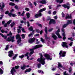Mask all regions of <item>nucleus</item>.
<instances>
[{
	"instance_id": "nucleus-5",
	"label": "nucleus",
	"mask_w": 75,
	"mask_h": 75,
	"mask_svg": "<svg viewBox=\"0 0 75 75\" xmlns=\"http://www.w3.org/2000/svg\"><path fill=\"white\" fill-rule=\"evenodd\" d=\"M18 68H19V66H15V68L13 67L11 71V74L13 75V74H14V72H16V70H15V68L16 69H18Z\"/></svg>"
},
{
	"instance_id": "nucleus-41",
	"label": "nucleus",
	"mask_w": 75,
	"mask_h": 75,
	"mask_svg": "<svg viewBox=\"0 0 75 75\" xmlns=\"http://www.w3.org/2000/svg\"><path fill=\"white\" fill-rule=\"evenodd\" d=\"M22 38H23V39H24L25 38V35L24 34H22L21 35Z\"/></svg>"
},
{
	"instance_id": "nucleus-15",
	"label": "nucleus",
	"mask_w": 75,
	"mask_h": 75,
	"mask_svg": "<svg viewBox=\"0 0 75 75\" xmlns=\"http://www.w3.org/2000/svg\"><path fill=\"white\" fill-rule=\"evenodd\" d=\"M58 68L60 69V71H62V69L59 68H62V65L60 63H58Z\"/></svg>"
},
{
	"instance_id": "nucleus-6",
	"label": "nucleus",
	"mask_w": 75,
	"mask_h": 75,
	"mask_svg": "<svg viewBox=\"0 0 75 75\" xmlns=\"http://www.w3.org/2000/svg\"><path fill=\"white\" fill-rule=\"evenodd\" d=\"M57 29H58V30L56 32V34L58 36V37L59 38H61V36L59 34V33L60 32V29H59V27H56Z\"/></svg>"
},
{
	"instance_id": "nucleus-16",
	"label": "nucleus",
	"mask_w": 75,
	"mask_h": 75,
	"mask_svg": "<svg viewBox=\"0 0 75 75\" xmlns=\"http://www.w3.org/2000/svg\"><path fill=\"white\" fill-rule=\"evenodd\" d=\"M25 13V12H24V11L22 13V14H21V12H18V15H19V16H24V13Z\"/></svg>"
},
{
	"instance_id": "nucleus-43",
	"label": "nucleus",
	"mask_w": 75,
	"mask_h": 75,
	"mask_svg": "<svg viewBox=\"0 0 75 75\" xmlns=\"http://www.w3.org/2000/svg\"><path fill=\"white\" fill-rule=\"evenodd\" d=\"M7 36H8L9 35H12V33H11V32L10 31L9 32V33L7 35Z\"/></svg>"
},
{
	"instance_id": "nucleus-56",
	"label": "nucleus",
	"mask_w": 75,
	"mask_h": 75,
	"mask_svg": "<svg viewBox=\"0 0 75 75\" xmlns=\"http://www.w3.org/2000/svg\"><path fill=\"white\" fill-rule=\"evenodd\" d=\"M22 31L23 32V33H25V31H24V28H22L21 29Z\"/></svg>"
},
{
	"instance_id": "nucleus-59",
	"label": "nucleus",
	"mask_w": 75,
	"mask_h": 75,
	"mask_svg": "<svg viewBox=\"0 0 75 75\" xmlns=\"http://www.w3.org/2000/svg\"><path fill=\"white\" fill-rule=\"evenodd\" d=\"M15 8L17 10H18V6H15Z\"/></svg>"
},
{
	"instance_id": "nucleus-27",
	"label": "nucleus",
	"mask_w": 75,
	"mask_h": 75,
	"mask_svg": "<svg viewBox=\"0 0 75 75\" xmlns=\"http://www.w3.org/2000/svg\"><path fill=\"white\" fill-rule=\"evenodd\" d=\"M71 16H69L68 14H67L66 15V18L67 19V18H71Z\"/></svg>"
},
{
	"instance_id": "nucleus-3",
	"label": "nucleus",
	"mask_w": 75,
	"mask_h": 75,
	"mask_svg": "<svg viewBox=\"0 0 75 75\" xmlns=\"http://www.w3.org/2000/svg\"><path fill=\"white\" fill-rule=\"evenodd\" d=\"M46 10V8H44L42 9H41L40 10H39V11L38 13V14H36L35 16V18H38L39 17H40L41 16L42 14H41V12L43 11H44Z\"/></svg>"
},
{
	"instance_id": "nucleus-34",
	"label": "nucleus",
	"mask_w": 75,
	"mask_h": 75,
	"mask_svg": "<svg viewBox=\"0 0 75 75\" xmlns=\"http://www.w3.org/2000/svg\"><path fill=\"white\" fill-rule=\"evenodd\" d=\"M8 47H9V45H7L6 46V47L5 48V50L7 51V50H8Z\"/></svg>"
},
{
	"instance_id": "nucleus-38",
	"label": "nucleus",
	"mask_w": 75,
	"mask_h": 75,
	"mask_svg": "<svg viewBox=\"0 0 75 75\" xmlns=\"http://www.w3.org/2000/svg\"><path fill=\"white\" fill-rule=\"evenodd\" d=\"M69 69V72H71L72 71V68L71 67H70Z\"/></svg>"
},
{
	"instance_id": "nucleus-12",
	"label": "nucleus",
	"mask_w": 75,
	"mask_h": 75,
	"mask_svg": "<svg viewBox=\"0 0 75 75\" xmlns=\"http://www.w3.org/2000/svg\"><path fill=\"white\" fill-rule=\"evenodd\" d=\"M8 53L9 54L8 55V56H9V57H11L13 56V51H9L8 52Z\"/></svg>"
},
{
	"instance_id": "nucleus-46",
	"label": "nucleus",
	"mask_w": 75,
	"mask_h": 75,
	"mask_svg": "<svg viewBox=\"0 0 75 75\" xmlns=\"http://www.w3.org/2000/svg\"><path fill=\"white\" fill-rule=\"evenodd\" d=\"M63 74L64 75H69L67 73V71H65L63 73Z\"/></svg>"
},
{
	"instance_id": "nucleus-8",
	"label": "nucleus",
	"mask_w": 75,
	"mask_h": 75,
	"mask_svg": "<svg viewBox=\"0 0 75 75\" xmlns=\"http://www.w3.org/2000/svg\"><path fill=\"white\" fill-rule=\"evenodd\" d=\"M7 41H12V42H14L15 40H14V36H13L11 37V39H10L9 38H8L7 39Z\"/></svg>"
},
{
	"instance_id": "nucleus-4",
	"label": "nucleus",
	"mask_w": 75,
	"mask_h": 75,
	"mask_svg": "<svg viewBox=\"0 0 75 75\" xmlns=\"http://www.w3.org/2000/svg\"><path fill=\"white\" fill-rule=\"evenodd\" d=\"M16 40H18H18L17 41L18 44H19V46H21L22 44V43L20 44L21 42V37H20V35L18 34L16 36Z\"/></svg>"
},
{
	"instance_id": "nucleus-25",
	"label": "nucleus",
	"mask_w": 75,
	"mask_h": 75,
	"mask_svg": "<svg viewBox=\"0 0 75 75\" xmlns=\"http://www.w3.org/2000/svg\"><path fill=\"white\" fill-rule=\"evenodd\" d=\"M26 67V66L25 65H24L23 66H21V69H22V70H24V69H25V67Z\"/></svg>"
},
{
	"instance_id": "nucleus-55",
	"label": "nucleus",
	"mask_w": 75,
	"mask_h": 75,
	"mask_svg": "<svg viewBox=\"0 0 75 75\" xmlns=\"http://www.w3.org/2000/svg\"><path fill=\"white\" fill-rule=\"evenodd\" d=\"M52 30H53V28H51L48 30V31H49V32H51V31Z\"/></svg>"
},
{
	"instance_id": "nucleus-23",
	"label": "nucleus",
	"mask_w": 75,
	"mask_h": 75,
	"mask_svg": "<svg viewBox=\"0 0 75 75\" xmlns=\"http://www.w3.org/2000/svg\"><path fill=\"white\" fill-rule=\"evenodd\" d=\"M63 0H56V2H57V3H58V2H59V3L60 4H61L63 2Z\"/></svg>"
},
{
	"instance_id": "nucleus-37",
	"label": "nucleus",
	"mask_w": 75,
	"mask_h": 75,
	"mask_svg": "<svg viewBox=\"0 0 75 75\" xmlns=\"http://www.w3.org/2000/svg\"><path fill=\"white\" fill-rule=\"evenodd\" d=\"M19 57L20 58H21V59H22V58H24V55H22L21 56H19Z\"/></svg>"
},
{
	"instance_id": "nucleus-24",
	"label": "nucleus",
	"mask_w": 75,
	"mask_h": 75,
	"mask_svg": "<svg viewBox=\"0 0 75 75\" xmlns=\"http://www.w3.org/2000/svg\"><path fill=\"white\" fill-rule=\"evenodd\" d=\"M0 35H1L2 37L4 38V39H6L7 38V36L4 35L3 34L1 33H0Z\"/></svg>"
},
{
	"instance_id": "nucleus-49",
	"label": "nucleus",
	"mask_w": 75,
	"mask_h": 75,
	"mask_svg": "<svg viewBox=\"0 0 75 75\" xmlns=\"http://www.w3.org/2000/svg\"><path fill=\"white\" fill-rule=\"evenodd\" d=\"M57 14V11H54L53 13V15H55Z\"/></svg>"
},
{
	"instance_id": "nucleus-32",
	"label": "nucleus",
	"mask_w": 75,
	"mask_h": 75,
	"mask_svg": "<svg viewBox=\"0 0 75 75\" xmlns=\"http://www.w3.org/2000/svg\"><path fill=\"white\" fill-rule=\"evenodd\" d=\"M3 74V70L0 68V74Z\"/></svg>"
},
{
	"instance_id": "nucleus-31",
	"label": "nucleus",
	"mask_w": 75,
	"mask_h": 75,
	"mask_svg": "<svg viewBox=\"0 0 75 75\" xmlns=\"http://www.w3.org/2000/svg\"><path fill=\"white\" fill-rule=\"evenodd\" d=\"M28 30H30V31H32L33 30V27H31L30 28H28Z\"/></svg>"
},
{
	"instance_id": "nucleus-39",
	"label": "nucleus",
	"mask_w": 75,
	"mask_h": 75,
	"mask_svg": "<svg viewBox=\"0 0 75 75\" xmlns=\"http://www.w3.org/2000/svg\"><path fill=\"white\" fill-rule=\"evenodd\" d=\"M38 72L39 73H41V74H44V72L41 70H39L38 71Z\"/></svg>"
},
{
	"instance_id": "nucleus-51",
	"label": "nucleus",
	"mask_w": 75,
	"mask_h": 75,
	"mask_svg": "<svg viewBox=\"0 0 75 75\" xmlns=\"http://www.w3.org/2000/svg\"><path fill=\"white\" fill-rule=\"evenodd\" d=\"M62 17H65V14H64V13L62 12Z\"/></svg>"
},
{
	"instance_id": "nucleus-10",
	"label": "nucleus",
	"mask_w": 75,
	"mask_h": 75,
	"mask_svg": "<svg viewBox=\"0 0 75 75\" xmlns=\"http://www.w3.org/2000/svg\"><path fill=\"white\" fill-rule=\"evenodd\" d=\"M70 6L69 4H67V5H65V4L63 5H62V6L65 8H67V9H69V8H70V6Z\"/></svg>"
},
{
	"instance_id": "nucleus-40",
	"label": "nucleus",
	"mask_w": 75,
	"mask_h": 75,
	"mask_svg": "<svg viewBox=\"0 0 75 75\" xmlns=\"http://www.w3.org/2000/svg\"><path fill=\"white\" fill-rule=\"evenodd\" d=\"M12 21V20H10L8 21L7 22V24H8V25H9V24H10V23H11V22Z\"/></svg>"
},
{
	"instance_id": "nucleus-33",
	"label": "nucleus",
	"mask_w": 75,
	"mask_h": 75,
	"mask_svg": "<svg viewBox=\"0 0 75 75\" xmlns=\"http://www.w3.org/2000/svg\"><path fill=\"white\" fill-rule=\"evenodd\" d=\"M67 25H68V24H67V23L66 24H64L62 26V28H65L67 26Z\"/></svg>"
},
{
	"instance_id": "nucleus-9",
	"label": "nucleus",
	"mask_w": 75,
	"mask_h": 75,
	"mask_svg": "<svg viewBox=\"0 0 75 75\" xmlns=\"http://www.w3.org/2000/svg\"><path fill=\"white\" fill-rule=\"evenodd\" d=\"M62 47H64V48H68V46L67 45V43L65 42H62Z\"/></svg>"
},
{
	"instance_id": "nucleus-18",
	"label": "nucleus",
	"mask_w": 75,
	"mask_h": 75,
	"mask_svg": "<svg viewBox=\"0 0 75 75\" xmlns=\"http://www.w3.org/2000/svg\"><path fill=\"white\" fill-rule=\"evenodd\" d=\"M40 3H42V4H47V1L46 0H42V1L39 2Z\"/></svg>"
},
{
	"instance_id": "nucleus-19",
	"label": "nucleus",
	"mask_w": 75,
	"mask_h": 75,
	"mask_svg": "<svg viewBox=\"0 0 75 75\" xmlns=\"http://www.w3.org/2000/svg\"><path fill=\"white\" fill-rule=\"evenodd\" d=\"M2 5L1 7V5H0V8L2 10L3 9V8L5 6V5L3 3H2Z\"/></svg>"
},
{
	"instance_id": "nucleus-63",
	"label": "nucleus",
	"mask_w": 75,
	"mask_h": 75,
	"mask_svg": "<svg viewBox=\"0 0 75 75\" xmlns=\"http://www.w3.org/2000/svg\"><path fill=\"white\" fill-rule=\"evenodd\" d=\"M62 35L63 36V37H65V33L64 32V33L62 34Z\"/></svg>"
},
{
	"instance_id": "nucleus-52",
	"label": "nucleus",
	"mask_w": 75,
	"mask_h": 75,
	"mask_svg": "<svg viewBox=\"0 0 75 75\" xmlns=\"http://www.w3.org/2000/svg\"><path fill=\"white\" fill-rule=\"evenodd\" d=\"M54 18L55 20H57L58 18V16H56L54 17Z\"/></svg>"
},
{
	"instance_id": "nucleus-29",
	"label": "nucleus",
	"mask_w": 75,
	"mask_h": 75,
	"mask_svg": "<svg viewBox=\"0 0 75 75\" xmlns=\"http://www.w3.org/2000/svg\"><path fill=\"white\" fill-rule=\"evenodd\" d=\"M18 55V54H15V55L13 57V59L14 60L16 59V58H17V56Z\"/></svg>"
},
{
	"instance_id": "nucleus-57",
	"label": "nucleus",
	"mask_w": 75,
	"mask_h": 75,
	"mask_svg": "<svg viewBox=\"0 0 75 75\" xmlns=\"http://www.w3.org/2000/svg\"><path fill=\"white\" fill-rule=\"evenodd\" d=\"M55 69H56V68H55V67L53 68H52V71H55Z\"/></svg>"
},
{
	"instance_id": "nucleus-1",
	"label": "nucleus",
	"mask_w": 75,
	"mask_h": 75,
	"mask_svg": "<svg viewBox=\"0 0 75 75\" xmlns=\"http://www.w3.org/2000/svg\"><path fill=\"white\" fill-rule=\"evenodd\" d=\"M39 55H40V58L37 59V61L40 62V63H41L42 65H45V58L43 57L42 54L39 53Z\"/></svg>"
},
{
	"instance_id": "nucleus-21",
	"label": "nucleus",
	"mask_w": 75,
	"mask_h": 75,
	"mask_svg": "<svg viewBox=\"0 0 75 75\" xmlns=\"http://www.w3.org/2000/svg\"><path fill=\"white\" fill-rule=\"evenodd\" d=\"M52 37L53 38L54 40H57V36H56V35H55L54 33L52 34Z\"/></svg>"
},
{
	"instance_id": "nucleus-14",
	"label": "nucleus",
	"mask_w": 75,
	"mask_h": 75,
	"mask_svg": "<svg viewBox=\"0 0 75 75\" xmlns=\"http://www.w3.org/2000/svg\"><path fill=\"white\" fill-rule=\"evenodd\" d=\"M35 40V38L30 39L29 40L28 42H29V43H32Z\"/></svg>"
},
{
	"instance_id": "nucleus-7",
	"label": "nucleus",
	"mask_w": 75,
	"mask_h": 75,
	"mask_svg": "<svg viewBox=\"0 0 75 75\" xmlns=\"http://www.w3.org/2000/svg\"><path fill=\"white\" fill-rule=\"evenodd\" d=\"M66 54V52L62 50L60 52L59 55L60 57H65V54Z\"/></svg>"
},
{
	"instance_id": "nucleus-13",
	"label": "nucleus",
	"mask_w": 75,
	"mask_h": 75,
	"mask_svg": "<svg viewBox=\"0 0 75 75\" xmlns=\"http://www.w3.org/2000/svg\"><path fill=\"white\" fill-rule=\"evenodd\" d=\"M55 24V20L51 19L50 22L49 24Z\"/></svg>"
},
{
	"instance_id": "nucleus-35",
	"label": "nucleus",
	"mask_w": 75,
	"mask_h": 75,
	"mask_svg": "<svg viewBox=\"0 0 75 75\" xmlns=\"http://www.w3.org/2000/svg\"><path fill=\"white\" fill-rule=\"evenodd\" d=\"M45 32L46 33V34L47 35L48 30H47V27H46L45 28Z\"/></svg>"
},
{
	"instance_id": "nucleus-30",
	"label": "nucleus",
	"mask_w": 75,
	"mask_h": 75,
	"mask_svg": "<svg viewBox=\"0 0 75 75\" xmlns=\"http://www.w3.org/2000/svg\"><path fill=\"white\" fill-rule=\"evenodd\" d=\"M15 25V23L14 22H13L11 24V27H13L14 25Z\"/></svg>"
},
{
	"instance_id": "nucleus-54",
	"label": "nucleus",
	"mask_w": 75,
	"mask_h": 75,
	"mask_svg": "<svg viewBox=\"0 0 75 75\" xmlns=\"http://www.w3.org/2000/svg\"><path fill=\"white\" fill-rule=\"evenodd\" d=\"M38 25L39 26V27H40L41 28H42V25H41L40 24H38Z\"/></svg>"
},
{
	"instance_id": "nucleus-60",
	"label": "nucleus",
	"mask_w": 75,
	"mask_h": 75,
	"mask_svg": "<svg viewBox=\"0 0 75 75\" xmlns=\"http://www.w3.org/2000/svg\"><path fill=\"white\" fill-rule=\"evenodd\" d=\"M73 44V42H70V44H69V45H70V46H72V45Z\"/></svg>"
},
{
	"instance_id": "nucleus-53",
	"label": "nucleus",
	"mask_w": 75,
	"mask_h": 75,
	"mask_svg": "<svg viewBox=\"0 0 75 75\" xmlns=\"http://www.w3.org/2000/svg\"><path fill=\"white\" fill-rule=\"evenodd\" d=\"M4 27H7V23H5L4 24Z\"/></svg>"
},
{
	"instance_id": "nucleus-45",
	"label": "nucleus",
	"mask_w": 75,
	"mask_h": 75,
	"mask_svg": "<svg viewBox=\"0 0 75 75\" xmlns=\"http://www.w3.org/2000/svg\"><path fill=\"white\" fill-rule=\"evenodd\" d=\"M40 41H41L42 42H43V43H44V40L42 38H40Z\"/></svg>"
},
{
	"instance_id": "nucleus-36",
	"label": "nucleus",
	"mask_w": 75,
	"mask_h": 75,
	"mask_svg": "<svg viewBox=\"0 0 75 75\" xmlns=\"http://www.w3.org/2000/svg\"><path fill=\"white\" fill-rule=\"evenodd\" d=\"M26 16L28 18H30V14L29 13H26Z\"/></svg>"
},
{
	"instance_id": "nucleus-20",
	"label": "nucleus",
	"mask_w": 75,
	"mask_h": 75,
	"mask_svg": "<svg viewBox=\"0 0 75 75\" xmlns=\"http://www.w3.org/2000/svg\"><path fill=\"white\" fill-rule=\"evenodd\" d=\"M5 13L6 14H8L9 16L10 17H11V16H12V15H13L12 14V13H9L8 11H6Z\"/></svg>"
},
{
	"instance_id": "nucleus-62",
	"label": "nucleus",
	"mask_w": 75,
	"mask_h": 75,
	"mask_svg": "<svg viewBox=\"0 0 75 75\" xmlns=\"http://www.w3.org/2000/svg\"><path fill=\"white\" fill-rule=\"evenodd\" d=\"M45 39H46V40H47V39H48V37H47V35H45Z\"/></svg>"
},
{
	"instance_id": "nucleus-64",
	"label": "nucleus",
	"mask_w": 75,
	"mask_h": 75,
	"mask_svg": "<svg viewBox=\"0 0 75 75\" xmlns=\"http://www.w3.org/2000/svg\"><path fill=\"white\" fill-rule=\"evenodd\" d=\"M73 24H75V19H74V20L73 21Z\"/></svg>"
},
{
	"instance_id": "nucleus-17",
	"label": "nucleus",
	"mask_w": 75,
	"mask_h": 75,
	"mask_svg": "<svg viewBox=\"0 0 75 75\" xmlns=\"http://www.w3.org/2000/svg\"><path fill=\"white\" fill-rule=\"evenodd\" d=\"M36 31L37 32V33H40V34L41 35L42 34V33L43 32L42 31V30H41V31H40V30L38 29H36Z\"/></svg>"
},
{
	"instance_id": "nucleus-48",
	"label": "nucleus",
	"mask_w": 75,
	"mask_h": 75,
	"mask_svg": "<svg viewBox=\"0 0 75 75\" xmlns=\"http://www.w3.org/2000/svg\"><path fill=\"white\" fill-rule=\"evenodd\" d=\"M17 30H18V33H21V29H18Z\"/></svg>"
},
{
	"instance_id": "nucleus-22",
	"label": "nucleus",
	"mask_w": 75,
	"mask_h": 75,
	"mask_svg": "<svg viewBox=\"0 0 75 75\" xmlns=\"http://www.w3.org/2000/svg\"><path fill=\"white\" fill-rule=\"evenodd\" d=\"M72 20H69L67 21V24L68 25L69 24H72Z\"/></svg>"
},
{
	"instance_id": "nucleus-28",
	"label": "nucleus",
	"mask_w": 75,
	"mask_h": 75,
	"mask_svg": "<svg viewBox=\"0 0 75 75\" xmlns=\"http://www.w3.org/2000/svg\"><path fill=\"white\" fill-rule=\"evenodd\" d=\"M2 33H6V34L8 32L7 31H4V30L1 29H0Z\"/></svg>"
},
{
	"instance_id": "nucleus-47",
	"label": "nucleus",
	"mask_w": 75,
	"mask_h": 75,
	"mask_svg": "<svg viewBox=\"0 0 75 75\" xmlns=\"http://www.w3.org/2000/svg\"><path fill=\"white\" fill-rule=\"evenodd\" d=\"M25 10H26V11H30V9L28 8H25Z\"/></svg>"
},
{
	"instance_id": "nucleus-42",
	"label": "nucleus",
	"mask_w": 75,
	"mask_h": 75,
	"mask_svg": "<svg viewBox=\"0 0 75 75\" xmlns=\"http://www.w3.org/2000/svg\"><path fill=\"white\" fill-rule=\"evenodd\" d=\"M41 67V64H38V68H40Z\"/></svg>"
},
{
	"instance_id": "nucleus-2",
	"label": "nucleus",
	"mask_w": 75,
	"mask_h": 75,
	"mask_svg": "<svg viewBox=\"0 0 75 75\" xmlns=\"http://www.w3.org/2000/svg\"><path fill=\"white\" fill-rule=\"evenodd\" d=\"M42 47V45H39L35 46V47H34L33 49H30V51L31 52L29 54V55L30 57H31V55H32V54H33L34 53V50H35V49H37V48H40V47Z\"/></svg>"
},
{
	"instance_id": "nucleus-26",
	"label": "nucleus",
	"mask_w": 75,
	"mask_h": 75,
	"mask_svg": "<svg viewBox=\"0 0 75 75\" xmlns=\"http://www.w3.org/2000/svg\"><path fill=\"white\" fill-rule=\"evenodd\" d=\"M31 71V69L29 68L26 69L25 71V72L26 73V72H30Z\"/></svg>"
},
{
	"instance_id": "nucleus-44",
	"label": "nucleus",
	"mask_w": 75,
	"mask_h": 75,
	"mask_svg": "<svg viewBox=\"0 0 75 75\" xmlns=\"http://www.w3.org/2000/svg\"><path fill=\"white\" fill-rule=\"evenodd\" d=\"M9 5H10V6H14L15 5V4H14L13 3L11 2L10 3H9Z\"/></svg>"
},
{
	"instance_id": "nucleus-58",
	"label": "nucleus",
	"mask_w": 75,
	"mask_h": 75,
	"mask_svg": "<svg viewBox=\"0 0 75 75\" xmlns=\"http://www.w3.org/2000/svg\"><path fill=\"white\" fill-rule=\"evenodd\" d=\"M27 23L28 24V27H29L30 26V23L28 21H27Z\"/></svg>"
},
{
	"instance_id": "nucleus-50",
	"label": "nucleus",
	"mask_w": 75,
	"mask_h": 75,
	"mask_svg": "<svg viewBox=\"0 0 75 75\" xmlns=\"http://www.w3.org/2000/svg\"><path fill=\"white\" fill-rule=\"evenodd\" d=\"M12 15L13 17H15L17 16V15H16V14H12Z\"/></svg>"
},
{
	"instance_id": "nucleus-11",
	"label": "nucleus",
	"mask_w": 75,
	"mask_h": 75,
	"mask_svg": "<svg viewBox=\"0 0 75 75\" xmlns=\"http://www.w3.org/2000/svg\"><path fill=\"white\" fill-rule=\"evenodd\" d=\"M45 57H46V58L47 59H50V60H52V58H50V56L48 54H45Z\"/></svg>"
},
{
	"instance_id": "nucleus-61",
	"label": "nucleus",
	"mask_w": 75,
	"mask_h": 75,
	"mask_svg": "<svg viewBox=\"0 0 75 75\" xmlns=\"http://www.w3.org/2000/svg\"><path fill=\"white\" fill-rule=\"evenodd\" d=\"M29 54V53H28V52L26 54H25V56L26 57H27V56H28V55Z\"/></svg>"
}]
</instances>
